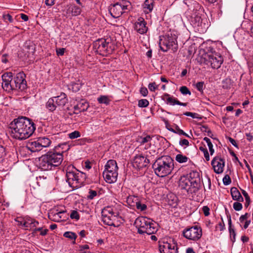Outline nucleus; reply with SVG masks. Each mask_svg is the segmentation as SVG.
Listing matches in <instances>:
<instances>
[{
	"mask_svg": "<svg viewBox=\"0 0 253 253\" xmlns=\"http://www.w3.org/2000/svg\"><path fill=\"white\" fill-rule=\"evenodd\" d=\"M55 101L56 104L58 106L59 108H62L68 102V99L67 95L64 93H61L57 96H54Z\"/></svg>",
	"mask_w": 253,
	"mask_h": 253,
	"instance_id": "obj_23",
	"label": "nucleus"
},
{
	"mask_svg": "<svg viewBox=\"0 0 253 253\" xmlns=\"http://www.w3.org/2000/svg\"><path fill=\"white\" fill-rule=\"evenodd\" d=\"M97 101L99 103H103L105 104H108L110 100L106 96H101L97 98Z\"/></svg>",
	"mask_w": 253,
	"mask_h": 253,
	"instance_id": "obj_38",
	"label": "nucleus"
},
{
	"mask_svg": "<svg viewBox=\"0 0 253 253\" xmlns=\"http://www.w3.org/2000/svg\"><path fill=\"white\" fill-rule=\"evenodd\" d=\"M82 85L77 83H73L72 84V88L73 91H78L81 88Z\"/></svg>",
	"mask_w": 253,
	"mask_h": 253,
	"instance_id": "obj_52",
	"label": "nucleus"
},
{
	"mask_svg": "<svg viewBox=\"0 0 253 253\" xmlns=\"http://www.w3.org/2000/svg\"><path fill=\"white\" fill-rule=\"evenodd\" d=\"M35 46L33 44H26L23 49V51L26 52L24 58L29 57L30 55H33L35 53Z\"/></svg>",
	"mask_w": 253,
	"mask_h": 253,
	"instance_id": "obj_28",
	"label": "nucleus"
},
{
	"mask_svg": "<svg viewBox=\"0 0 253 253\" xmlns=\"http://www.w3.org/2000/svg\"><path fill=\"white\" fill-rule=\"evenodd\" d=\"M192 182L188 179V176L183 175L180 177L179 181V187L182 189L185 190L188 193H196L198 190H195V188L193 187Z\"/></svg>",
	"mask_w": 253,
	"mask_h": 253,
	"instance_id": "obj_15",
	"label": "nucleus"
},
{
	"mask_svg": "<svg viewBox=\"0 0 253 253\" xmlns=\"http://www.w3.org/2000/svg\"><path fill=\"white\" fill-rule=\"evenodd\" d=\"M204 83L203 82H198L196 84V87L198 90L202 92L203 90Z\"/></svg>",
	"mask_w": 253,
	"mask_h": 253,
	"instance_id": "obj_54",
	"label": "nucleus"
},
{
	"mask_svg": "<svg viewBox=\"0 0 253 253\" xmlns=\"http://www.w3.org/2000/svg\"><path fill=\"white\" fill-rule=\"evenodd\" d=\"M159 249L161 253H177V247L175 243L159 242Z\"/></svg>",
	"mask_w": 253,
	"mask_h": 253,
	"instance_id": "obj_14",
	"label": "nucleus"
},
{
	"mask_svg": "<svg viewBox=\"0 0 253 253\" xmlns=\"http://www.w3.org/2000/svg\"><path fill=\"white\" fill-rule=\"evenodd\" d=\"M11 136L16 139L24 140L30 137L36 129L33 122L26 117L15 119L9 125Z\"/></svg>",
	"mask_w": 253,
	"mask_h": 253,
	"instance_id": "obj_1",
	"label": "nucleus"
},
{
	"mask_svg": "<svg viewBox=\"0 0 253 253\" xmlns=\"http://www.w3.org/2000/svg\"><path fill=\"white\" fill-rule=\"evenodd\" d=\"M55 0H45V4L47 5L51 6L54 4Z\"/></svg>",
	"mask_w": 253,
	"mask_h": 253,
	"instance_id": "obj_63",
	"label": "nucleus"
},
{
	"mask_svg": "<svg viewBox=\"0 0 253 253\" xmlns=\"http://www.w3.org/2000/svg\"><path fill=\"white\" fill-rule=\"evenodd\" d=\"M118 169L116 161L114 160H110L106 163L104 171L118 172Z\"/></svg>",
	"mask_w": 253,
	"mask_h": 253,
	"instance_id": "obj_24",
	"label": "nucleus"
},
{
	"mask_svg": "<svg viewBox=\"0 0 253 253\" xmlns=\"http://www.w3.org/2000/svg\"><path fill=\"white\" fill-rule=\"evenodd\" d=\"M46 108L50 111L53 112L55 110L57 107H58L56 104L54 97L50 98L46 103Z\"/></svg>",
	"mask_w": 253,
	"mask_h": 253,
	"instance_id": "obj_30",
	"label": "nucleus"
},
{
	"mask_svg": "<svg viewBox=\"0 0 253 253\" xmlns=\"http://www.w3.org/2000/svg\"><path fill=\"white\" fill-rule=\"evenodd\" d=\"M173 167V161L168 156L158 158L153 165V168L156 174L162 177L169 174Z\"/></svg>",
	"mask_w": 253,
	"mask_h": 253,
	"instance_id": "obj_4",
	"label": "nucleus"
},
{
	"mask_svg": "<svg viewBox=\"0 0 253 253\" xmlns=\"http://www.w3.org/2000/svg\"><path fill=\"white\" fill-rule=\"evenodd\" d=\"M139 201L137 197L131 195L128 196L126 199L127 203L131 207H135Z\"/></svg>",
	"mask_w": 253,
	"mask_h": 253,
	"instance_id": "obj_31",
	"label": "nucleus"
},
{
	"mask_svg": "<svg viewBox=\"0 0 253 253\" xmlns=\"http://www.w3.org/2000/svg\"><path fill=\"white\" fill-rule=\"evenodd\" d=\"M65 213V211H56V212L53 211L49 213L48 217L54 222H61V221L64 220L65 218V217L63 216Z\"/></svg>",
	"mask_w": 253,
	"mask_h": 253,
	"instance_id": "obj_21",
	"label": "nucleus"
},
{
	"mask_svg": "<svg viewBox=\"0 0 253 253\" xmlns=\"http://www.w3.org/2000/svg\"><path fill=\"white\" fill-rule=\"evenodd\" d=\"M135 207L140 211H144L147 209V206L144 204H142L141 202L139 201L137 204L135 205Z\"/></svg>",
	"mask_w": 253,
	"mask_h": 253,
	"instance_id": "obj_40",
	"label": "nucleus"
},
{
	"mask_svg": "<svg viewBox=\"0 0 253 253\" xmlns=\"http://www.w3.org/2000/svg\"><path fill=\"white\" fill-rule=\"evenodd\" d=\"M149 163V160L146 157L139 155L134 157L133 162V166L134 167L140 169L147 167Z\"/></svg>",
	"mask_w": 253,
	"mask_h": 253,
	"instance_id": "obj_19",
	"label": "nucleus"
},
{
	"mask_svg": "<svg viewBox=\"0 0 253 253\" xmlns=\"http://www.w3.org/2000/svg\"><path fill=\"white\" fill-rule=\"evenodd\" d=\"M166 97V101L167 104H169L171 105H177L178 100L174 98L173 97L170 96V95L167 93H166L164 95V97Z\"/></svg>",
	"mask_w": 253,
	"mask_h": 253,
	"instance_id": "obj_33",
	"label": "nucleus"
},
{
	"mask_svg": "<svg viewBox=\"0 0 253 253\" xmlns=\"http://www.w3.org/2000/svg\"><path fill=\"white\" fill-rule=\"evenodd\" d=\"M229 139V141H230V142L235 147H238V145H237V144L236 142V141L233 139L231 137H229L228 138Z\"/></svg>",
	"mask_w": 253,
	"mask_h": 253,
	"instance_id": "obj_62",
	"label": "nucleus"
},
{
	"mask_svg": "<svg viewBox=\"0 0 253 253\" xmlns=\"http://www.w3.org/2000/svg\"><path fill=\"white\" fill-rule=\"evenodd\" d=\"M51 140L47 137H39L36 141L28 142L26 148L32 152L41 151L43 148L49 146Z\"/></svg>",
	"mask_w": 253,
	"mask_h": 253,
	"instance_id": "obj_10",
	"label": "nucleus"
},
{
	"mask_svg": "<svg viewBox=\"0 0 253 253\" xmlns=\"http://www.w3.org/2000/svg\"><path fill=\"white\" fill-rule=\"evenodd\" d=\"M154 0H146L143 4V10L145 13L151 12L154 8Z\"/></svg>",
	"mask_w": 253,
	"mask_h": 253,
	"instance_id": "obj_29",
	"label": "nucleus"
},
{
	"mask_svg": "<svg viewBox=\"0 0 253 253\" xmlns=\"http://www.w3.org/2000/svg\"><path fill=\"white\" fill-rule=\"evenodd\" d=\"M185 176H188V179L192 182L195 190H198L201 187V179L199 173L197 171H192Z\"/></svg>",
	"mask_w": 253,
	"mask_h": 253,
	"instance_id": "obj_18",
	"label": "nucleus"
},
{
	"mask_svg": "<svg viewBox=\"0 0 253 253\" xmlns=\"http://www.w3.org/2000/svg\"><path fill=\"white\" fill-rule=\"evenodd\" d=\"M97 196V192L95 190H89L87 199L92 200L95 196Z\"/></svg>",
	"mask_w": 253,
	"mask_h": 253,
	"instance_id": "obj_47",
	"label": "nucleus"
},
{
	"mask_svg": "<svg viewBox=\"0 0 253 253\" xmlns=\"http://www.w3.org/2000/svg\"><path fill=\"white\" fill-rule=\"evenodd\" d=\"M34 233H36L37 231H40V235L42 236L45 235L48 231V229H43L42 227L35 228L34 230Z\"/></svg>",
	"mask_w": 253,
	"mask_h": 253,
	"instance_id": "obj_39",
	"label": "nucleus"
},
{
	"mask_svg": "<svg viewBox=\"0 0 253 253\" xmlns=\"http://www.w3.org/2000/svg\"><path fill=\"white\" fill-rule=\"evenodd\" d=\"M188 160L189 159L187 157L181 154H177L175 157V160L179 163H186Z\"/></svg>",
	"mask_w": 253,
	"mask_h": 253,
	"instance_id": "obj_34",
	"label": "nucleus"
},
{
	"mask_svg": "<svg viewBox=\"0 0 253 253\" xmlns=\"http://www.w3.org/2000/svg\"><path fill=\"white\" fill-rule=\"evenodd\" d=\"M249 216H250V214H249L248 213H246L245 214L242 215L240 216L239 220L241 222H242L245 220H246L247 219H248L249 217Z\"/></svg>",
	"mask_w": 253,
	"mask_h": 253,
	"instance_id": "obj_57",
	"label": "nucleus"
},
{
	"mask_svg": "<svg viewBox=\"0 0 253 253\" xmlns=\"http://www.w3.org/2000/svg\"><path fill=\"white\" fill-rule=\"evenodd\" d=\"M202 235V229L196 226L185 229L183 231V235L185 238L193 241L199 240Z\"/></svg>",
	"mask_w": 253,
	"mask_h": 253,
	"instance_id": "obj_13",
	"label": "nucleus"
},
{
	"mask_svg": "<svg viewBox=\"0 0 253 253\" xmlns=\"http://www.w3.org/2000/svg\"><path fill=\"white\" fill-rule=\"evenodd\" d=\"M102 220L103 223L109 226L116 227V220L118 218L119 213L115 212L111 207L104 208L101 212Z\"/></svg>",
	"mask_w": 253,
	"mask_h": 253,
	"instance_id": "obj_9",
	"label": "nucleus"
},
{
	"mask_svg": "<svg viewBox=\"0 0 253 253\" xmlns=\"http://www.w3.org/2000/svg\"><path fill=\"white\" fill-rule=\"evenodd\" d=\"M140 93L144 96L148 94V90L146 87H141L140 90Z\"/></svg>",
	"mask_w": 253,
	"mask_h": 253,
	"instance_id": "obj_58",
	"label": "nucleus"
},
{
	"mask_svg": "<svg viewBox=\"0 0 253 253\" xmlns=\"http://www.w3.org/2000/svg\"><path fill=\"white\" fill-rule=\"evenodd\" d=\"M200 129H201V130L202 132H208V129H210L208 128V126H202L200 127Z\"/></svg>",
	"mask_w": 253,
	"mask_h": 253,
	"instance_id": "obj_64",
	"label": "nucleus"
},
{
	"mask_svg": "<svg viewBox=\"0 0 253 253\" xmlns=\"http://www.w3.org/2000/svg\"><path fill=\"white\" fill-rule=\"evenodd\" d=\"M172 132L177 133L179 135L184 134V131L180 129L178 126H176L175 129L171 128L170 129Z\"/></svg>",
	"mask_w": 253,
	"mask_h": 253,
	"instance_id": "obj_45",
	"label": "nucleus"
},
{
	"mask_svg": "<svg viewBox=\"0 0 253 253\" xmlns=\"http://www.w3.org/2000/svg\"><path fill=\"white\" fill-rule=\"evenodd\" d=\"M199 149L201 151L203 152L206 161H209L210 160V156L208 150L203 147H200Z\"/></svg>",
	"mask_w": 253,
	"mask_h": 253,
	"instance_id": "obj_46",
	"label": "nucleus"
},
{
	"mask_svg": "<svg viewBox=\"0 0 253 253\" xmlns=\"http://www.w3.org/2000/svg\"><path fill=\"white\" fill-rule=\"evenodd\" d=\"M63 151H56L54 149L42 155L39 159V166L44 170L52 169L60 165L63 160Z\"/></svg>",
	"mask_w": 253,
	"mask_h": 253,
	"instance_id": "obj_3",
	"label": "nucleus"
},
{
	"mask_svg": "<svg viewBox=\"0 0 253 253\" xmlns=\"http://www.w3.org/2000/svg\"><path fill=\"white\" fill-rule=\"evenodd\" d=\"M223 61V57L218 53L212 52L205 55L204 63L213 69H218Z\"/></svg>",
	"mask_w": 253,
	"mask_h": 253,
	"instance_id": "obj_11",
	"label": "nucleus"
},
{
	"mask_svg": "<svg viewBox=\"0 0 253 253\" xmlns=\"http://www.w3.org/2000/svg\"><path fill=\"white\" fill-rule=\"evenodd\" d=\"M39 224V222L35 219L32 218H27L23 223V226L27 229L30 228V229H32L34 227H37Z\"/></svg>",
	"mask_w": 253,
	"mask_h": 253,
	"instance_id": "obj_27",
	"label": "nucleus"
},
{
	"mask_svg": "<svg viewBox=\"0 0 253 253\" xmlns=\"http://www.w3.org/2000/svg\"><path fill=\"white\" fill-rule=\"evenodd\" d=\"M211 165L214 171L217 173H221L225 166L224 160L219 156L215 157L211 161Z\"/></svg>",
	"mask_w": 253,
	"mask_h": 253,
	"instance_id": "obj_17",
	"label": "nucleus"
},
{
	"mask_svg": "<svg viewBox=\"0 0 253 253\" xmlns=\"http://www.w3.org/2000/svg\"><path fill=\"white\" fill-rule=\"evenodd\" d=\"M111 39H99L93 43V48L95 52L103 56L111 53L112 51Z\"/></svg>",
	"mask_w": 253,
	"mask_h": 253,
	"instance_id": "obj_8",
	"label": "nucleus"
},
{
	"mask_svg": "<svg viewBox=\"0 0 253 253\" xmlns=\"http://www.w3.org/2000/svg\"><path fill=\"white\" fill-rule=\"evenodd\" d=\"M181 93L183 95H191V93L188 87L186 86H182L179 89Z\"/></svg>",
	"mask_w": 253,
	"mask_h": 253,
	"instance_id": "obj_42",
	"label": "nucleus"
},
{
	"mask_svg": "<svg viewBox=\"0 0 253 253\" xmlns=\"http://www.w3.org/2000/svg\"><path fill=\"white\" fill-rule=\"evenodd\" d=\"M103 177L105 180L108 183H113L117 181L118 172L103 171Z\"/></svg>",
	"mask_w": 253,
	"mask_h": 253,
	"instance_id": "obj_22",
	"label": "nucleus"
},
{
	"mask_svg": "<svg viewBox=\"0 0 253 253\" xmlns=\"http://www.w3.org/2000/svg\"><path fill=\"white\" fill-rule=\"evenodd\" d=\"M177 37L171 33H168L163 37H160L159 45L161 49L164 52H167L171 49L173 52L178 49Z\"/></svg>",
	"mask_w": 253,
	"mask_h": 253,
	"instance_id": "obj_7",
	"label": "nucleus"
},
{
	"mask_svg": "<svg viewBox=\"0 0 253 253\" xmlns=\"http://www.w3.org/2000/svg\"><path fill=\"white\" fill-rule=\"evenodd\" d=\"M151 140V137H150V136L147 135L146 136L144 137H140L139 139V142L142 144H144L145 143L150 141Z\"/></svg>",
	"mask_w": 253,
	"mask_h": 253,
	"instance_id": "obj_50",
	"label": "nucleus"
},
{
	"mask_svg": "<svg viewBox=\"0 0 253 253\" xmlns=\"http://www.w3.org/2000/svg\"><path fill=\"white\" fill-rule=\"evenodd\" d=\"M240 202H236L233 204V208L235 211H240L242 209V205Z\"/></svg>",
	"mask_w": 253,
	"mask_h": 253,
	"instance_id": "obj_49",
	"label": "nucleus"
},
{
	"mask_svg": "<svg viewBox=\"0 0 253 253\" xmlns=\"http://www.w3.org/2000/svg\"><path fill=\"white\" fill-rule=\"evenodd\" d=\"M202 211L205 216H208L210 214V208L208 206H204Z\"/></svg>",
	"mask_w": 253,
	"mask_h": 253,
	"instance_id": "obj_56",
	"label": "nucleus"
},
{
	"mask_svg": "<svg viewBox=\"0 0 253 253\" xmlns=\"http://www.w3.org/2000/svg\"><path fill=\"white\" fill-rule=\"evenodd\" d=\"M66 181L70 187L78 188L84 185L86 174L73 167H69L66 171Z\"/></svg>",
	"mask_w": 253,
	"mask_h": 253,
	"instance_id": "obj_6",
	"label": "nucleus"
},
{
	"mask_svg": "<svg viewBox=\"0 0 253 253\" xmlns=\"http://www.w3.org/2000/svg\"><path fill=\"white\" fill-rule=\"evenodd\" d=\"M89 107L88 103L84 100H81L74 107V110L79 111V112L86 111Z\"/></svg>",
	"mask_w": 253,
	"mask_h": 253,
	"instance_id": "obj_25",
	"label": "nucleus"
},
{
	"mask_svg": "<svg viewBox=\"0 0 253 253\" xmlns=\"http://www.w3.org/2000/svg\"><path fill=\"white\" fill-rule=\"evenodd\" d=\"M131 3L127 0H123L113 4L109 9V12L114 18L119 17L126 9H129Z\"/></svg>",
	"mask_w": 253,
	"mask_h": 253,
	"instance_id": "obj_12",
	"label": "nucleus"
},
{
	"mask_svg": "<svg viewBox=\"0 0 253 253\" xmlns=\"http://www.w3.org/2000/svg\"><path fill=\"white\" fill-rule=\"evenodd\" d=\"M65 52V48H60L56 49V53L58 56H62L64 54Z\"/></svg>",
	"mask_w": 253,
	"mask_h": 253,
	"instance_id": "obj_60",
	"label": "nucleus"
},
{
	"mask_svg": "<svg viewBox=\"0 0 253 253\" xmlns=\"http://www.w3.org/2000/svg\"><path fill=\"white\" fill-rule=\"evenodd\" d=\"M144 18L139 17L134 24V28L138 33L143 34L147 32L148 28Z\"/></svg>",
	"mask_w": 253,
	"mask_h": 253,
	"instance_id": "obj_20",
	"label": "nucleus"
},
{
	"mask_svg": "<svg viewBox=\"0 0 253 253\" xmlns=\"http://www.w3.org/2000/svg\"><path fill=\"white\" fill-rule=\"evenodd\" d=\"M158 85H156L155 82L150 83L148 85V88L151 91H155L157 89H158Z\"/></svg>",
	"mask_w": 253,
	"mask_h": 253,
	"instance_id": "obj_51",
	"label": "nucleus"
},
{
	"mask_svg": "<svg viewBox=\"0 0 253 253\" xmlns=\"http://www.w3.org/2000/svg\"><path fill=\"white\" fill-rule=\"evenodd\" d=\"M63 236H64V237H65L66 238L70 239L71 240H73L74 243H75V240L77 237V236L76 235V234L75 233L72 232H69V231L65 232L64 233Z\"/></svg>",
	"mask_w": 253,
	"mask_h": 253,
	"instance_id": "obj_35",
	"label": "nucleus"
},
{
	"mask_svg": "<svg viewBox=\"0 0 253 253\" xmlns=\"http://www.w3.org/2000/svg\"><path fill=\"white\" fill-rule=\"evenodd\" d=\"M223 183L225 185H229L231 183V180L230 176L226 174L223 178Z\"/></svg>",
	"mask_w": 253,
	"mask_h": 253,
	"instance_id": "obj_48",
	"label": "nucleus"
},
{
	"mask_svg": "<svg viewBox=\"0 0 253 253\" xmlns=\"http://www.w3.org/2000/svg\"><path fill=\"white\" fill-rule=\"evenodd\" d=\"M5 149L4 148L0 145V159L4 155Z\"/></svg>",
	"mask_w": 253,
	"mask_h": 253,
	"instance_id": "obj_61",
	"label": "nucleus"
},
{
	"mask_svg": "<svg viewBox=\"0 0 253 253\" xmlns=\"http://www.w3.org/2000/svg\"><path fill=\"white\" fill-rule=\"evenodd\" d=\"M80 215L77 211H72L70 214V218L72 219H75L76 220H78L80 219Z\"/></svg>",
	"mask_w": 253,
	"mask_h": 253,
	"instance_id": "obj_44",
	"label": "nucleus"
},
{
	"mask_svg": "<svg viewBox=\"0 0 253 253\" xmlns=\"http://www.w3.org/2000/svg\"><path fill=\"white\" fill-rule=\"evenodd\" d=\"M60 148H61V149L62 150L61 151H63V152H64L66 150H68L69 149V145H68L67 143H63V144H59L57 146L55 147L54 150L56 151H60L59 150Z\"/></svg>",
	"mask_w": 253,
	"mask_h": 253,
	"instance_id": "obj_37",
	"label": "nucleus"
},
{
	"mask_svg": "<svg viewBox=\"0 0 253 253\" xmlns=\"http://www.w3.org/2000/svg\"><path fill=\"white\" fill-rule=\"evenodd\" d=\"M67 16H76L82 12V8L74 3L67 5L63 10Z\"/></svg>",
	"mask_w": 253,
	"mask_h": 253,
	"instance_id": "obj_16",
	"label": "nucleus"
},
{
	"mask_svg": "<svg viewBox=\"0 0 253 253\" xmlns=\"http://www.w3.org/2000/svg\"><path fill=\"white\" fill-rule=\"evenodd\" d=\"M149 105V101L147 99H141L138 101V105L140 107H146Z\"/></svg>",
	"mask_w": 253,
	"mask_h": 253,
	"instance_id": "obj_43",
	"label": "nucleus"
},
{
	"mask_svg": "<svg viewBox=\"0 0 253 253\" xmlns=\"http://www.w3.org/2000/svg\"><path fill=\"white\" fill-rule=\"evenodd\" d=\"M203 140L207 142L209 148L210 154L211 155H212L214 153V149H213V145L211 140L207 137H204Z\"/></svg>",
	"mask_w": 253,
	"mask_h": 253,
	"instance_id": "obj_36",
	"label": "nucleus"
},
{
	"mask_svg": "<svg viewBox=\"0 0 253 253\" xmlns=\"http://www.w3.org/2000/svg\"><path fill=\"white\" fill-rule=\"evenodd\" d=\"M137 229V232L140 234H147L151 235L155 233L157 230V225L151 219L146 217L140 216L137 217L134 223Z\"/></svg>",
	"mask_w": 253,
	"mask_h": 253,
	"instance_id": "obj_5",
	"label": "nucleus"
},
{
	"mask_svg": "<svg viewBox=\"0 0 253 253\" xmlns=\"http://www.w3.org/2000/svg\"><path fill=\"white\" fill-rule=\"evenodd\" d=\"M230 192L232 199L234 200L237 201L238 202H243L244 199L237 188H231Z\"/></svg>",
	"mask_w": 253,
	"mask_h": 253,
	"instance_id": "obj_26",
	"label": "nucleus"
},
{
	"mask_svg": "<svg viewBox=\"0 0 253 253\" xmlns=\"http://www.w3.org/2000/svg\"><path fill=\"white\" fill-rule=\"evenodd\" d=\"M3 18L4 19V20H7L10 23H12L13 21V19H12V16L9 14L3 15Z\"/></svg>",
	"mask_w": 253,
	"mask_h": 253,
	"instance_id": "obj_55",
	"label": "nucleus"
},
{
	"mask_svg": "<svg viewBox=\"0 0 253 253\" xmlns=\"http://www.w3.org/2000/svg\"><path fill=\"white\" fill-rule=\"evenodd\" d=\"M189 141L186 139H182L181 140H180L179 141V144L181 145V146H188L189 145Z\"/></svg>",
	"mask_w": 253,
	"mask_h": 253,
	"instance_id": "obj_59",
	"label": "nucleus"
},
{
	"mask_svg": "<svg viewBox=\"0 0 253 253\" xmlns=\"http://www.w3.org/2000/svg\"><path fill=\"white\" fill-rule=\"evenodd\" d=\"M183 115L186 116H189L192 117V118H198L199 115L195 113H192L190 112H186L183 113Z\"/></svg>",
	"mask_w": 253,
	"mask_h": 253,
	"instance_id": "obj_53",
	"label": "nucleus"
},
{
	"mask_svg": "<svg viewBox=\"0 0 253 253\" xmlns=\"http://www.w3.org/2000/svg\"><path fill=\"white\" fill-rule=\"evenodd\" d=\"M25 78L26 75L23 72L18 73L14 78H12L11 72L5 73L1 76L2 87L7 91L11 90H24L27 88Z\"/></svg>",
	"mask_w": 253,
	"mask_h": 253,
	"instance_id": "obj_2",
	"label": "nucleus"
},
{
	"mask_svg": "<svg viewBox=\"0 0 253 253\" xmlns=\"http://www.w3.org/2000/svg\"><path fill=\"white\" fill-rule=\"evenodd\" d=\"M69 137L70 139H75L81 136V133L79 131L75 130L68 134Z\"/></svg>",
	"mask_w": 253,
	"mask_h": 253,
	"instance_id": "obj_41",
	"label": "nucleus"
},
{
	"mask_svg": "<svg viewBox=\"0 0 253 253\" xmlns=\"http://www.w3.org/2000/svg\"><path fill=\"white\" fill-rule=\"evenodd\" d=\"M228 225H229V231L230 233V235L231 237H233V239L232 240L233 242H234L235 240V236H236V233L233 228H232V221L230 215L228 217Z\"/></svg>",
	"mask_w": 253,
	"mask_h": 253,
	"instance_id": "obj_32",
	"label": "nucleus"
}]
</instances>
